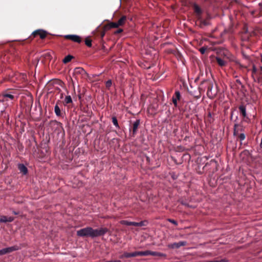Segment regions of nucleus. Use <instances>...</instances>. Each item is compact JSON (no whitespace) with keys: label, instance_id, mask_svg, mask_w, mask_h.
Masks as SVG:
<instances>
[{"label":"nucleus","instance_id":"23","mask_svg":"<svg viewBox=\"0 0 262 262\" xmlns=\"http://www.w3.org/2000/svg\"><path fill=\"white\" fill-rule=\"evenodd\" d=\"M125 20H126V17L125 16H122L117 21L118 22V24L119 25V26L122 25L124 23Z\"/></svg>","mask_w":262,"mask_h":262},{"label":"nucleus","instance_id":"6","mask_svg":"<svg viewBox=\"0 0 262 262\" xmlns=\"http://www.w3.org/2000/svg\"><path fill=\"white\" fill-rule=\"evenodd\" d=\"M16 249L14 247H11L6 248H4L3 249L0 250V255H3L6 254L7 253H10Z\"/></svg>","mask_w":262,"mask_h":262},{"label":"nucleus","instance_id":"30","mask_svg":"<svg viewBox=\"0 0 262 262\" xmlns=\"http://www.w3.org/2000/svg\"><path fill=\"white\" fill-rule=\"evenodd\" d=\"M257 72V69L255 65H253L252 66V75L255 74Z\"/></svg>","mask_w":262,"mask_h":262},{"label":"nucleus","instance_id":"41","mask_svg":"<svg viewBox=\"0 0 262 262\" xmlns=\"http://www.w3.org/2000/svg\"><path fill=\"white\" fill-rule=\"evenodd\" d=\"M260 68L261 70L262 71V67H260Z\"/></svg>","mask_w":262,"mask_h":262},{"label":"nucleus","instance_id":"35","mask_svg":"<svg viewBox=\"0 0 262 262\" xmlns=\"http://www.w3.org/2000/svg\"><path fill=\"white\" fill-rule=\"evenodd\" d=\"M122 31H123V30H122V29H118V30H117V31L115 32V34L120 33L122 32Z\"/></svg>","mask_w":262,"mask_h":262},{"label":"nucleus","instance_id":"13","mask_svg":"<svg viewBox=\"0 0 262 262\" xmlns=\"http://www.w3.org/2000/svg\"><path fill=\"white\" fill-rule=\"evenodd\" d=\"M140 120H136L134 123H133V135H135L137 133V129L139 126L140 124Z\"/></svg>","mask_w":262,"mask_h":262},{"label":"nucleus","instance_id":"39","mask_svg":"<svg viewBox=\"0 0 262 262\" xmlns=\"http://www.w3.org/2000/svg\"><path fill=\"white\" fill-rule=\"evenodd\" d=\"M13 213L14 214H15V215H17V214H18V212H15V211H13Z\"/></svg>","mask_w":262,"mask_h":262},{"label":"nucleus","instance_id":"9","mask_svg":"<svg viewBox=\"0 0 262 262\" xmlns=\"http://www.w3.org/2000/svg\"><path fill=\"white\" fill-rule=\"evenodd\" d=\"M153 255V256H160V257H164L165 258L166 257V254H165L163 253L147 250V255Z\"/></svg>","mask_w":262,"mask_h":262},{"label":"nucleus","instance_id":"37","mask_svg":"<svg viewBox=\"0 0 262 262\" xmlns=\"http://www.w3.org/2000/svg\"><path fill=\"white\" fill-rule=\"evenodd\" d=\"M106 262H121V261L119 260H115L106 261Z\"/></svg>","mask_w":262,"mask_h":262},{"label":"nucleus","instance_id":"5","mask_svg":"<svg viewBox=\"0 0 262 262\" xmlns=\"http://www.w3.org/2000/svg\"><path fill=\"white\" fill-rule=\"evenodd\" d=\"M213 84L210 83L208 86L207 95L210 98H213L216 94V92H212Z\"/></svg>","mask_w":262,"mask_h":262},{"label":"nucleus","instance_id":"12","mask_svg":"<svg viewBox=\"0 0 262 262\" xmlns=\"http://www.w3.org/2000/svg\"><path fill=\"white\" fill-rule=\"evenodd\" d=\"M194 12L196 13V17L198 18H200L201 17L202 10L196 4L193 5Z\"/></svg>","mask_w":262,"mask_h":262},{"label":"nucleus","instance_id":"42","mask_svg":"<svg viewBox=\"0 0 262 262\" xmlns=\"http://www.w3.org/2000/svg\"><path fill=\"white\" fill-rule=\"evenodd\" d=\"M261 62H262V57H261Z\"/></svg>","mask_w":262,"mask_h":262},{"label":"nucleus","instance_id":"27","mask_svg":"<svg viewBox=\"0 0 262 262\" xmlns=\"http://www.w3.org/2000/svg\"><path fill=\"white\" fill-rule=\"evenodd\" d=\"M207 49V47H203L200 49L199 51L201 53V54H204L205 53Z\"/></svg>","mask_w":262,"mask_h":262},{"label":"nucleus","instance_id":"22","mask_svg":"<svg viewBox=\"0 0 262 262\" xmlns=\"http://www.w3.org/2000/svg\"><path fill=\"white\" fill-rule=\"evenodd\" d=\"M72 102V99L70 96H67L65 97V99L64 100V104H67L69 103H71Z\"/></svg>","mask_w":262,"mask_h":262},{"label":"nucleus","instance_id":"32","mask_svg":"<svg viewBox=\"0 0 262 262\" xmlns=\"http://www.w3.org/2000/svg\"><path fill=\"white\" fill-rule=\"evenodd\" d=\"M239 138L241 140H244L245 139V135L244 134H241L239 135Z\"/></svg>","mask_w":262,"mask_h":262},{"label":"nucleus","instance_id":"25","mask_svg":"<svg viewBox=\"0 0 262 262\" xmlns=\"http://www.w3.org/2000/svg\"><path fill=\"white\" fill-rule=\"evenodd\" d=\"M119 26V25L118 24V22L116 23H111L109 24L110 28H117Z\"/></svg>","mask_w":262,"mask_h":262},{"label":"nucleus","instance_id":"34","mask_svg":"<svg viewBox=\"0 0 262 262\" xmlns=\"http://www.w3.org/2000/svg\"><path fill=\"white\" fill-rule=\"evenodd\" d=\"M227 261L225 259H222L221 260H212V261H209L207 262H226Z\"/></svg>","mask_w":262,"mask_h":262},{"label":"nucleus","instance_id":"8","mask_svg":"<svg viewBox=\"0 0 262 262\" xmlns=\"http://www.w3.org/2000/svg\"><path fill=\"white\" fill-rule=\"evenodd\" d=\"M181 97L180 93L179 91H177L175 92L174 95L172 97V102L174 106H177V101L180 100Z\"/></svg>","mask_w":262,"mask_h":262},{"label":"nucleus","instance_id":"26","mask_svg":"<svg viewBox=\"0 0 262 262\" xmlns=\"http://www.w3.org/2000/svg\"><path fill=\"white\" fill-rule=\"evenodd\" d=\"M112 122L113 124L117 127H119V125L118 123L117 119L116 117H113Z\"/></svg>","mask_w":262,"mask_h":262},{"label":"nucleus","instance_id":"38","mask_svg":"<svg viewBox=\"0 0 262 262\" xmlns=\"http://www.w3.org/2000/svg\"><path fill=\"white\" fill-rule=\"evenodd\" d=\"M260 147L262 148V137H261V142L260 143Z\"/></svg>","mask_w":262,"mask_h":262},{"label":"nucleus","instance_id":"40","mask_svg":"<svg viewBox=\"0 0 262 262\" xmlns=\"http://www.w3.org/2000/svg\"><path fill=\"white\" fill-rule=\"evenodd\" d=\"M237 126V124H235V125H234V129H235V128H236V127Z\"/></svg>","mask_w":262,"mask_h":262},{"label":"nucleus","instance_id":"29","mask_svg":"<svg viewBox=\"0 0 262 262\" xmlns=\"http://www.w3.org/2000/svg\"><path fill=\"white\" fill-rule=\"evenodd\" d=\"M112 84L111 80H107L105 83V85L107 88H110Z\"/></svg>","mask_w":262,"mask_h":262},{"label":"nucleus","instance_id":"19","mask_svg":"<svg viewBox=\"0 0 262 262\" xmlns=\"http://www.w3.org/2000/svg\"><path fill=\"white\" fill-rule=\"evenodd\" d=\"M54 111H55V114L57 116H60L61 115L60 109L59 107L58 106V105L57 104H56L55 106Z\"/></svg>","mask_w":262,"mask_h":262},{"label":"nucleus","instance_id":"4","mask_svg":"<svg viewBox=\"0 0 262 262\" xmlns=\"http://www.w3.org/2000/svg\"><path fill=\"white\" fill-rule=\"evenodd\" d=\"M187 242L186 241H180L178 243H174L168 245V248L171 249H178L181 246L186 245Z\"/></svg>","mask_w":262,"mask_h":262},{"label":"nucleus","instance_id":"24","mask_svg":"<svg viewBox=\"0 0 262 262\" xmlns=\"http://www.w3.org/2000/svg\"><path fill=\"white\" fill-rule=\"evenodd\" d=\"M132 222L126 220H122L120 221V223L122 225H125L127 226H132Z\"/></svg>","mask_w":262,"mask_h":262},{"label":"nucleus","instance_id":"21","mask_svg":"<svg viewBox=\"0 0 262 262\" xmlns=\"http://www.w3.org/2000/svg\"><path fill=\"white\" fill-rule=\"evenodd\" d=\"M73 58V56L69 55L64 57V58L63 59V62L64 63H67L69 62H70L72 59Z\"/></svg>","mask_w":262,"mask_h":262},{"label":"nucleus","instance_id":"14","mask_svg":"<svg viewBox=\"0 0 262 262\" xmlns=\"http://www.w3.org/2000/svg\"><path fill=\"white\" fill-rule=\"evenodd\" d=\"M85 71L82 68H80V67L76 68L74 70V73L75 74L83 75V74H85Z\"/></svg>","mask_w":262,"mask_h":262},{"label":"nucleus","instance_id":"20","mask_svg":"<svg viewBox=\"0 0 262 262\" xmlns=\"http://www.w3.org/2000/svg\"><path fill=\"white\" fill-rule=\"evenodd\" d=\"M239 109L242 114V115L245 117L246 116V107L243 106V105H241L239 106Z\"/></svg>","mask_w":262,"mask_h":262},{"label":"nucleus","instance_id":"1","mask_svg":"<svg viewBox=\"0 0 262 262\" xmlns=\"http://www.w3.org/2000/svg\"><path fill=\"white\" fill-rule=\"evenodd\" d=\"M147 250L145 251H135L132 253L124 252L120 256L121 258H129L131 257H135L137 256H147Z\"/></svg>","mask_w":262,"mask_h":262},{"label":"nucleus","instance_id":"17","mask_svg":"<svg viewBox=\"0 0 262 262\" xmlns=\"http://www.w3.org/2000/svg\"><path fill=\"white\" fill-rule=\"evenodd\" d=\"M216 61L217 62V63L220 66H224L226 64V61L222 59L220 57H216Z\"/></svg>","mask_w":262,"mask_h":262},{"label":"nucleus","instance_id":"28","mask_svg":"<svg viewBox=\"0 0 262 262\" xmlns=\"http://www.w3.org/2000/svg\"><path fill=\"white\" fill-rule=\"evenodd\" d=\"M85 45L89 47L92 46L91 40L90 39H85Z\"/></svg>","mask_w":262,"mask_h":262},{"label":"nucleus","instance_id":"2","mask_svg":"<svg viewBox=\"0 0 262 262\" xmlns=\"http://www.w3.org/2000/svg\"><path fill=\"white\" fill-rule=\"evenodd\" d=\"M107 232L108 229L106 228H100L96 229H94L91 228V237L94 238L95 237L103 235Z\"/></svg>","mask_w":262,"mask_h":262},{"label":"nucleus","instance_id":"18","mask_svg":"<svg viewBox=\"0 0 262 262\" xmlns=\"http://www.w3.org/2000/svg\"><path fill=\"white\" fill-rule=\"evenodd\" d=\"M9 98L11 100H12L14 98L13 95L9 94H6L3 95V99L2 101L7 100V99Z\"/></svg>","mask_w":262,"mask_h":262},{"label":"nucleus","instance_id":"7","mask_svg":"<svg viewBox=\"0 0 262 262\" xmlns=\"http://www.w3.org/2000/svg\"><path fill=\"white\" fill-rule=\"evenodd\" d=\"M66 38L71 39V40L76 42H80L81 39L79 36L76 35H67L66 36Z\"/></svg>","mask_w":262,"mask_h":262},{"label":"nucleus","instance_id":"10","mask_svg":"<svg viewBox=\"0 0 262 262\" xmlns=\"http://www.w3.org/2000/svg\"><path fill=\"white\" fill-rule=\"evenodd\" d=\"M14 220V217L9 216L7 217L6 216H0V222L1 223H6V222H11Z\"/></svg>","mask_w":262,"mask_h":262},{"label":"nucleus","instance_id":"11","mask_svg":"<svg viewBox=\"0 0 262 262\" xmlns=\"http://www.w3.org/2000/svg\"><path fill=\"white\" fill-rule=\"evenodd\" d=\"M33 33L35 35H39L41 39L45 38L47 35L46 31L40 30L35 31Z\"/></svg>","mask_w":262,"mask_h":262},{"label":"nucleus","instance_id":"33","mask_svg":"<svg viewBox=\"0 0 262 262\" xmlns=\"http://www.w3.org/2000/svg\"><path fill=\"white\" fill-rule=\"evenodd\" d=\"M145 221H141L140 222H138V226H140V227H141V226H143L145 225Z\"/></svg>","mask_w":262,"mask_h":262},{"label":"nucleus","instance_id":"3","mask_svg":"<svg viewBox=\"0 0 262 262\" xmlns=\"http://www.w3.org/2000/svg\"><path fill=\"white\" fill-rule=\"evenodd\" d=\"M77 235L80 237L89 236L91 237V227H86L78 230Z\"/></svg>","mask_w":262,"mask_h":262},{"label":"nucleus","instance_id":"31","mask_svg":"<svg viewBox=\"0 0 262 262\" xmlns=\"http://www.w3.org/2000/svg\"><path fill=\"white\" fill-rule=\"evenodd\" d=\"M168 221L170 223L173 224L175 225H178L177 222L175 220L169 219H168Z\"/></svg>","mask_w":262,"mask_h":262},{"label":"nucleus","instance_id":"16","mask_svg":"<svg viewBox=\"0 0 262 262\" xmlns=\"http://www.w3.org/2000/svg\"><path fill=\"white\" fill-rule=\"evenodd\" d=\"M198 19L200 23L201 27H202L203 26H207L209 25V23L206 20H203L201 17H200V18H198Z\"/></svg>","mask_w":262,"mask_h":262},{"label":"nucleus","instance_id":"36","mask_svg":"<svg viewBox=\"0 0 262 262\" xmlns=\"http://www.w3.org/2000/svg\"><path fill=\"white\" fill-rule=\"evenodd\" d=\"M132 226H138V222H132Z\"/></svg>","mask_w":262,"mask_h":262},{"label":"nucleus","instance_id":"15","mask_svg":"<svg viewBox=\"0 0 262 262\" xmlns=\"http://www.w3.org/2000/svg\"><path fill=\"white\" fill-rule=\"evenodd\" d=\"M18 168L24 174H26L28 172L27 168L24 164H19Z\"/></svg>","mask_w":262,"mask_h":262}]
</instances>
